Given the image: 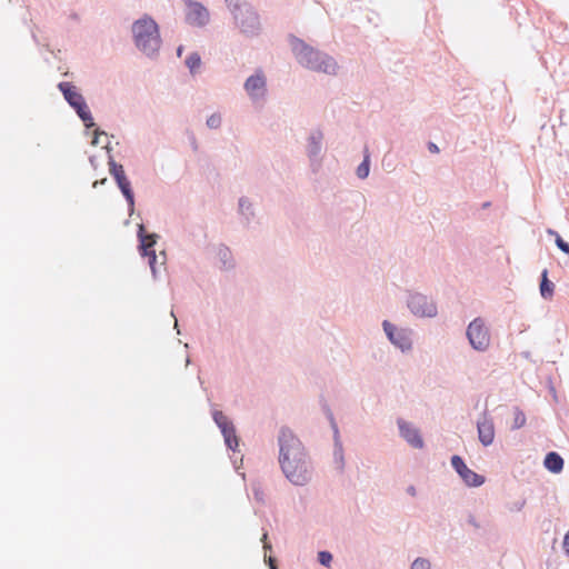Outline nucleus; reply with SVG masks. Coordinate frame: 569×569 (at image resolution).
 I'll return each mask as SVG.
<instances>
[{"mask_svg": "<svg viewBox=\"0 0 569 569\" xmlns=\"http://www.w3.org/2000/svg\"><path fill=\"white\" fill-rule=\"evenodd\" d=\"M382 329L389 342L398 348L401 352L406 353L412 350L413 331L409 328H398L389 320L382 321Z\"/></svg>", "mask_w": 569, "mask_h": 569, "instance_id": "1a4fd4ad", "label": "nucleus"}, {"mask_svg": "<svg viewBox=\"0 0 569 569\" xmlns=\"http://www.w3.org/2000/svg\"><path fill=\"white\" fill-rule=\"evenodd\" d=\"M565 460L556 451H549L543 459V467L551 473H560L563 470Z\"/></svg>", "mask_w": 569, "mask_h": 569, "instance_id": "aec40b11", "label": "nucleus"}, {"mask_svg": "<svg viewBox=\"0 0 569 569\" xmlns=\"http://www.w3.org/2000/svg\"><path fill=\"white\" fill-rule=\"evenodd\" d=\"M184 50V47L182 44H180L178 48H177V56L178 57H181L182 52Z\"/></svg>", "mask_w": 569, "mask_h": 569, "instance_id": "37998d69", "label": "nucleus"}, {"mask_svg": "<svg viewBox=\"0 0 569 569\" xmlns=\"http://www.w3.org/2000/svg\"><path fill=\"white\" fill-rule=\"evenodd\" d=\"M238 213L241 217V223L248 228L253 218L256 217L253 203L248 197L242 196L239 198Z\"/></svg>", "mask_w": 569, "mask_h": 569, "instance_id": "a211bd4d", "label": "nucleus"}, {"mask_svg": "<svg viewBox=\"0 0 569 569\" xmlns=\"http://www.w3.org/2000/svg\"><path fill=\"white\" fill-rule=\"evenodd\" d=\"M333 460L337 470L339 472H343L346 462L339 431H337V433H333Z\"/></svg>", "mask_w": 569, "mask_h": 569, "instance_id": "4be33fe9", "label": "nucleus"}, {"mask_svg": "<svg viewBox=\"0 0 569 569\" xmlns=\"http://www.w3.org/2000/svg\"><path fill=\"white\" fill-rule=\"evenodd\" d=\"M262 542H263V549L267 551V550H271V543L268 541V532H263L262 535Z\"/></svg>", "mask_w": 569, "mask_h": 569, "instance_id": "e433bc0d", "label": "nucleus"}, {"mask_svg": "<svg viewBox=\"0 0 569 569\" xmlns=\"http://www.w3.org/2000/svg\"><path fill=\"white\" fill-rule=\"evenodd\" d=\"M525 425H526L525 412L519 407H515V418H513L512 429L513 430L520 429Z\"/></svg>", "mask_w": 569, "mask_h": 569, "instance_id": "bb28decb", "label": "nucleus"}, {"mask_svg": "<svg viewBox=\"0 0 569 569\" xmlns=\"http://www.w3.org/2000/svg\"><path fill=\"white\" fill-rule=\"evenodd\" d=\"M116 184L128 204L129 216H132L134 212L136 198L134 191L131 186V181L129 180V178H126L124 180L118 181Z\"/></svg>", "mask_w": 569, "mask_h": 569, "instance_id": "6ab92c4d", "label": "nucleus"}, {"mask_svg": "<svg viewBox=\"0 0 569 569\" xmlns=\"http://www.w3.org/2000/svg\"><path fill=\"white\" fill-rule=\"evenodd\" d=\"M243 89L252 102L267 98V77L261 68L256 69L254 73L246 79Z\"/></svg>", "mask_w": 569, "mask_h": 569, "instance_id": "f8f14e48", "label": "nucleus"}, {"mask_svg": "<svg viewBox=\"0 0 569 569\" xmlns=\"http://www.w3.org/2000/svg\"><path fill=\"white\" fill-rule=\"evenodd\" d=\"M550 236H555L556 237V233H558L557 231L552 230V229H548L547 231Z\"/></svg>", "mask_w": 569, "mask_h": 569, "instance_id": "49530a36", "label": "nucleus"}, {"mask_svg": "<svg viewBox=\"0 0 569 569\" xmlns=\"http://www.w3.org/2000/svg\"><path fill=\"white\" fill-rule=\"evenodd\" d=\"M184 63H186L187 68L189 69V72L191 74H196L198 69L201 67V57L197 51L191 52L187 57Z\"/></svg>", "mask_w": 569, "mask_h": 569, "instance_id": "393cba45", "label": "nucleus"}, {"mask_svg": "<svg viewBox=\"0 0 569 569\" xmlns=\"http://www.w3.org/2000/svg\"><path fill=\"white\" fill-rule=\"evenodd\" d=\"M320 406H321V409H322L326 418L328 419V421L330 423L332 432L337 433V431H339V428H338L335 415H333L330 406L328 405L327 400L323 397L320 398Z\"/></svg>", "mask_w": 569, "mask_h": 569, "instance_id": "b1692460", "label": "nucleus"}, {"mask_svg": "<svg viewBox=\"0 0 569 569\" xmlns=\"http://www.w3.org/2000/svg\"><path fill=\"white\" fill-rule=\"evenodd\" d=\"M525 505H526V500L517 501L515 503L513 510L520 511L525 507Z\"/></svg>", "mask_w": 569, "mask_h": 569, "instance_id": "a19ab883", "label": "nucleus"}, {"mask_svg": "<svg viewBox=\"0 0 569 569\" xmlns=\"http://www.w3.org/2000/svg\"><path fill=\"white\" fill-rule=\"evenodd\" d=\"M356 173L359 179H366L369 176V173H370L369 154H365L363 160L357 167Z\"/></svg>", "mask_w": 569, "mask_h": 569, "instance_id": "a878e982", "label": "nucleus"}, {"mask_svg": "<svg viewBox=\"0 0 569 569\" xmlns=\"http://www.w3.org/2000/svg\"><path fill=\"white\" fill-rule=\"evenodd\" d=\"M555 243L561 252H569V243L566 240H563L559 233H556Z\"/></svg>", "mask_w": 569, "mask_h": 569, "instance_id": "2f4dec72", "label": "nucleus"}, {"mask_svg": "<svg viewBox=\"0 0 569 569\" xmlns=\"http://www.w3.org/2000/svg\"><path fill=\"white\" fill-rule=\"evenodd\" d=\"M216 256L219 261V269L222 271H231L236 268V260L231 249L224 244L219 243L216 248Z\"/></svg>", "mask_w": 569, "mask_h": 569, "instance_id": "f3484780", "label": "nucleus"}, {"mask_svg": "<svg viewBox=\"0 0 569 569\" xmlns=\"http://www.w3.org/2000/svg\"><path fill=\"white\" fill-rule=\"evenodd\" d=\"M212 419L223 436L226 447L236 452L239 448V438L237 436L233 422L220 410H212Z\"/></svg>", "mask_w": 569, "mask_h": 569, "instance_id": "9b49d317", "label": "nucleus"}, {"mask_svg": "<svg viewBox=\"0 0 569 569\" xmlns=\"http://www.w3.org/2000/svg\"><path fill=\"white\" fill-rule=\"evenodd\" d=\"M548 269L540 273L539 292L542 299L551 300L555 295V283L548 278Z\"/></svg>", "mask_w": 569, "mask_h": 569, "instance_id": "412c9836", "label": "nucleus"}, {"mask_svg": "<svg viewBox=\"0 0 569 569\" xmlns=\"http://www.w3.org/2000/svg\"><path fill=\"white\" fill-rule=\"evenodd\" d=\"M106 149L108 152L109 172L112 176V178L114 179V182L117 183L118 181H121V180H124L126 178H128L124 172L123 166L121 163H118L113 159V157L111 154L112 149L109 146H107Z\"/></svg>", "mask_w": 569, "mask_h": 569, "instance_id": "5701e85b", "label": "nucleus"}, {"mask_svg": "<svg viewBox=\"0 0 569 569\" xmlns=\"http://www.w3.org/2000/svg\"><path fill=\"white\" fill-rule=\"evenodd\" d=\"M138 251L142 258H148V264L151 269L153 279L158 278L157 253L153 249L159 236L157 233H148L143 223L138 224L137 229Z\"/></svg>", "mask_w": 569, "mask_h": 569, "instance_id": "39448f33", "label": "nucleus"}, {"mask_svg": "<svg viewBox=\"0 0 569 569\" xmlns=\"http://www.w3.org/2000/svg\"><path fill=\"white\" fill-rule=\"evenodd\" d=\"M490 206H491V202L487 201V202H483L481 207H482V209H488Z\"/></svg>", "mask_w": 569, "mask_h": 569, "instance_id": "a18cd8bd", "label": "nucleus"}, {"mask_svg": "<svg viewBox=\"0 0 569 569\" xmlns=\"http://www.w3.org/2000/svg\"><path fill=\"white\" fill-rule=\"evenodd\" d=\"M333 556L328 550H321L317 555L318 562L323 567H330L332 562Z\"/></svg>", "mask_w": 569, "mask_h": 569, "instance_id": "cd10ccee", "label": "nucleus"}, {"mask_svg": "<svg viewBox=\"0 0 569 569\" xmlns=\"http://www.w3.org/2000/svg\"><path fill=\"white\" fill-rule=\"evenodd\" d=\"M468 523L471 525L472 527H475L476 529L480 528V525L479 522L477 521L476 517L472 515V513H469L468 515V519H467Z\"/></svg>", "mask_w": 569, "mask_h": 569, "instance_id": "c9c22d12", "label": "nucleus"}, {"mask_svg": "<svg viewBox=\"0 0 569 569\" xmlns=\"http://www.w3.org/2000/svg\"><path fill=\"white\" fill-rule=\"evenodd\" d=\"M323 133L320 129H315L308 137L307 156L310 160L311 167L320 164V154L322 151Z\"/></svg>", "mask_w": 569, "mask_h": 569, "instance_id": "2eb2a0df", "label": "nucleus"}, {"mask_svg": "<svg viewBox=\"0 0 569 569\" xmlns=\"http://www.w3.org/2000/svg\"><path fill=\"white\" fill-rule=\"evenodd\" d=\"M70 19H72V20H74V21H78V20H79V14H78V13H76V12H72V13L70 14Z\"/></svg>", "mask_w": 569, "mask_h": 569, "instance_id": "c03bdc74", "label": "nucleus"}, {"mask_svg": "<svg viewBox=\"0 0 569 569\" xmlns=\"http://www.w3.org/2000/svg\"><path fill=\"white\" fill-rule=\"evenodd\" d=\"M407 307L418 318H433L438 313L437 303L427 295L418 291H407Z\"/></svg>", "mask_w": 569, "mask_h": 569, "instance_id": "6e6552de", "label": "nucleus"}, {"mask_svg": "<svg viewBox=\"0 0 569 569\" xmlns=\"http://www.w3.org/2000/svg\"><path fill=\"white\" fill-rule=\"evenodd\" d=\"M198 380H199V382H200L201 388H202V389H204V387H203V381L201 380L200 376H198Z\"/></svg>", "mask_w": 569, "mask_h": 569, "instance_id": "8fccbe9b", "label": "nucleus"}, {"mask_svg": "<svg viewBox=\"0 0 569 569\" xmlns=\"http://www.w3.org/2000/svg\"><path fill=\"white\" fill-rule=\"evenodd\" d=\"M101 134H107V133H106L104 131L100 130V129H97V130L94 131L93 139H92V141H91V143H92L93 146H98V144H99V137H100Z\"/></svg>", "mask_w": 569, "mask_h": 569, "instance_id": "f704fd0d", "label": "nucleus"}, {"mask_svg": "<svg viewBox=\"0 0 569 569\" xmlns=\"http://www.w3.org/2000/svg\"><path fill=\"white\" fill-rule=\"evenodd\" d=\"M224 1L227 4V8L229 9V11L231 12L232 16L236 12H238L240 9H242V7H244V4L247 3L246 1H241V0H224Z\"/></svg>", "mask_w": 569, "mask_h": 569, "instance_id": "7c9ffc66", "label": "nucleus"}, {"mask_svg": "<svg viewBox=\"0 0 569 569\" xmlns=\"http://www.w3.org/2000/svg\"><path fill=\"white\" fill-rule=\"evenodd\" d=\"M428 150L431 153H439V151H440L439 147L435 142H429L428 143Z\"/></svg>", "mask_w": 569, "mask_h": 569, "instance_id": "ea45409f", "label": "nucleus"}, {"mask_svg": "<svg viewBox=\"0 0 569 569\" xmlns=\"http://www.w3.org/2000/svg\"><path fill=\"white\" fill-rule=\"evenodd\" d=\"M399 436L412 448L422 449L423 439L418 428L402 418L397 419Z\"/></svg>", "mask_w": 569, "mask_h": 569, "instance_id": "4468645a", "label": "nucleus"}, {"mask_svg": "<svg viewBox=\"0 0 569 569\" xmlns=\"http://www.w3.org/2000/svg\"><path fill=\"white\" fill-rule=\"evenodd\" d=\"M466 337L471 348L478 352H485L490 347V330L481 317H477L469 322L466 330Z\"/></svg>", "mask_w": 569, "mask_h": 569, "instance_id": "0eeeda50", "label": "nucleus"}, {"mask_svg": "<svg viewBox=\"0 0 569 569\" xmlns=\"http://www.w3.org/2000/svg\"><path fill=\"white\" fill-rule=\"evenodd\" d=\"M450 463L467 487L478 488L485 483V476L469 469L463 458L459 455L451 456Z\"/></svg>", "mask_w": 569, "mask_h": 569, "instance_id": "ddd939ff", "label": "nucleus"}, {"mask_svg": "<svg viewBox=\"0 0 569 569\" xmlns=\"http://www.w3.org/2000/svg\"><path fill=\"white\" fill-rule=\"evenodd\" d=\"M290 38L296 59L303 68L330 76L337 73L338 64L331 56L309 46L296 36Z\"/></svg>", "mask_w": 569, "mask_h": 569, "instance_id": "7ed1b4c3", "label": "nucleus"}, {"mask_svg": "<svg viewBox=\"0 0 569 569\" xmlns=\"http://www.w3.org/2000/svg\"><path fill=\"white\" fill-rule=\"evenodd\" d=\"M58 89L62 93L68 104L76 111L77 116L83 122L86 129H91L96 126L92 113L87 104L84 97L80 93L74 84L68 81L58 83Z\"/></svg>", "mask_w": 569, "mask_h": 569, "instance_id": "20e7f679", "label": "nucleus"}, {"mask_svg": "<svg viewBox=\"0 0 569 569\" xmlns=\"http://www.w3.org/2000/svg\"><path fill=\"white\" fill-rule=\"evenodd\" d=\"M222 123L221 114L218 112L212 113L210 117H208L206 124L209 129H219Z\"/></svg>", "mask_w": 569, "mask_h": 569, "instance_id": "c85d7f7f", "label": "nucleus"}, {"mask_svg": "<svg viewBox=\"0 0 569 569\" xmlns=\"http://www.w3.org/2000/svg\"><path fill=\"white\" fill-rule=\"evenodd\" d=\"M106 181H107V178H103V179H102V180H100V181H96V182L93 183V186L96 187L98 183H104Z\"/></svg>", "mask_w": 569, "mask_h": 569, "instance_id": "de8ad7c7", "label": "nucleus"}, {"mask_svg": "<svg viewBox=\"0 0 569 569\" xmlns=\"http://www.w3.org/2000/svg\"><path fill=\"white\" fill-rule=\"evenodd\" d=\"M132 40L136 48L149 59H157L162 46L160 28L148 13L134 20L131 24Z\"/></svg>", "mask_w": 569, "mask_h": 569, "instance_id": "f03ea898", "label": "nucleus"}, {"mask_svg": "<svg viewBox=\"0 0 569 569\" xmlns=\"http://www.w3.org/2000/svg\"><path fill=\"white\" fill-rule=\"evenodd\" d=\"M407 493L410 495V496H416L417 495V490H416V487L410 485L408 488H407Z\"/></svg>", "mask_w": 569, "mask_h": 569, "instance_id": "79ce46f5", "label": "nucleus"}, {"mask_svg": "<svg viewBox=\"0 0 569 569\" xmlns=\"http://www.w3.org/2000/svg\"><path fill=\"white\" fill-rule=\"evenodd\" d=\"M174 329L177 330L178 333H180V330H179V326H178V321L176 320V323H174Z\"/></svg>", "mask_w": 569, "mask_h": 569, "instance_id": "09e8293b", "label": "nucleus"}, {"mask_svg": "<svg viewBox=\"0 0 569 569\" xmlns=\"http://www.w3.org/2000/svg\"><path fill=\"white\" fill-rule=\"evenodd\" d=\"M410 569H431V562L427 558L418 557L411 563Z\"/></svg>", "mask_w": 569, "mask_h": 569, "instance_id": "c756f323", "label": "nucleus"}, {"mask_svg": "<svg viewBox=\"0 0 569 569\" xmlns=\"http://www.w3.org/2000/svg\"><path fill=\"white\" fill-rule=\"evenodd\" d=\"M188 137H189L191 148L193 149V151H197L198 142H197L196 136L193 134V132L190 131V132H188Z\"/></svg>", "mask_w": 569, "mask_h": 569, "instance_id": "72a5a7b5", "label": "nucleus"}, {"mask_svg": "<svg viewBox=\"0 0 569 569\" xmlns=\"http://www.w3.org/2000/svg\"><path fill=\"white\" fill-rule=\"evenodd\" d=\"M253 496H254V499L258 502H261V503L264 502V495H263V491L260 488H254L253 489Z\"/></svg>", "mask_w": 569, "mask_h": 569, "instance_id": "473e14b6", "label": "nucleus"}, {"mask_svg": "<svg viewBox=\"0 0 569 569\" xmlns=\"http://www.w3.org/2000/svg\"><path fill=\"white\" fill-rule=\"evenodd\" d=\"M266 562L269 566V569H278L276 558L269 557L268 559H266Z\"/></svg>", "mask_w": 569, "mask_h": 569, "instance_id": "58836bf2", "label": "nucleus"}, {"mask_svg": "<svg viewBox=\"0 0 569 569\" xmlns=\"http://www.w3.org/2000/svg\"><path fill=\"white\" fill-rule=\"evenodd\" d=\"M477 431L479 441L483 447L492 445L495 440V425L487 411H483L482 418L477 421Z\"/></svg>", "mask_w": 569, "mask_h": 569, "instance_id": "dca6fc26", "label": "nucleus"}, {"mask_svg": "<svg viewBox=\"0 0 569 569\" xmlns=\"http://www.w3.org/2000/svg\"><path fill=\"white\" fill-rule=\"evenodd\" d=\"M184 3V22L193 28H204L210 22L208 8L197 0H182Z\"/></svg>", "mask_w": 569, "mask_h": 569, "instance_id": "9d476101", "label": "nucleus"}, {"mask_svg": "<svg viewBox=\"0 0 569 569\" xmlns=\"http://www.w3.org/2000/svg\"><path fill=\"white\" fill-rule=\"evenodd\" d=\"M562 545H563V550H565L566 555L569 556V530L565 535Z\"/></svg>", "mask_w": 569, "mask_h": 569, "instance_id": "4c0bfd02", "label": "nucleus"}, {"mask_svg": "<svg viewBox=\"0 0 569 569\" xmlns=\"http://www.w3.org/2000/svg\"><path fill=\"white\" fill-rule=\"evenodd\" d=\"M279 465L286 479L293 486L308 485L313 476V465L302 441L288 426L279 429Z\"/></svg>", "mask_w": 569, "mask_h": 569, "instance_id": "f257e3e1", "label": "nucleus"}, {"mask_svg": "<svg viewBox=\"0 0 569 569\" xmlns=\"http://www.w3.org/2000/svg\"><path fill=\"white\" fill-rule=\"evenodd\" d=\"M236 26L247 37H257L261 32V22L258 11L251 3H246L233 16Z\"/></svg>", "mask_w": 569, "mask_h": 569, "instance_id": "423d86ee", "label": "nucleus"}]
</instances>
